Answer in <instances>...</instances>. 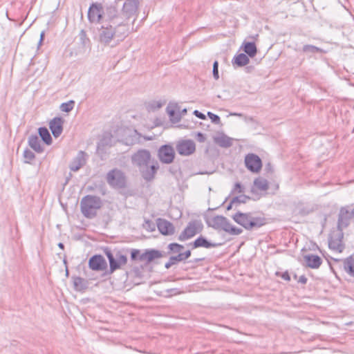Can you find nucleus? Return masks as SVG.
Wrapping results in <instances>:
<instances>
[{
	"label": "nucleus",
	"mask_w": 354,
	"mask_h": 354,
	"mask_svg": "<svg viewBox=\"0 0 354 354\" xmlns=\"http://www.w3.org/2000/svg\"><path fill=\"white\" fill-rule=\"evenodd\" d=\"M129 33V25L123 24L122 18L118 16L115 10L109 9L98 30L99 41L104 45L115 44L124 40Z\"/></svg>",
	"instance_id": "obj_1"
},
{
	"label": "nucleus",
	"mask_w": 354,
	"mask_h": 354,
	"mask_svg": "<svg viewBox=\"0 0 354 354\" xmlns=\"http://www.w3.org/2000/svg\"><path fill=\"white\" fill-rule=\"evenodd\" d=\"M151 153L147 149H140L131 156L133 165L138 168L142 178L147 182L153 179L159 168L157 162H151Z\"/></svg>",
	"instance_id": "obj_2"
},
{
	"label": "nucleus",
	"mask_w": 354,
	"mask_h": 354,
	"mask_svg": "<svg viewBox=\"0 0 354 354\" xmlns=\"http://www.w3.org/2000/svg\"><path fill=\"white\" fill-rule=\"evenodd\" d=\"M232 218L234 222L248 231L257 230L266 224V218L254 212L238 211L232 216Z\"/></svg>",
	"instance_id": "obj_3"
},
{
	"label": "nucleus",
	"mask_w": 354,
	"mask_h": 354,
	"mask_svg": "<svg viewBox=\"0 0 354 354\" xmlns=\"http://www.w3.org/2000/svg\"><path fill=\"white\" fill-rule=\"evenodd\" d=\"M102 200L99 196L86 195L80 201L82 214L87 218H93L97 215V211L101 208Z\"/></svg>",
	"instance_id": "obj_4"
},
{
	"label": "nucleus",
	"mask_w": 354,
	"mask_h": 354,
	"mask_svg": "<svg viewBox=\"0 0 354 354\" xmlns=\"http://www.w3.org/2000/svg\"><path fill=\"white\" fill-rule=\"evenodd\" d=\"M207 224L216 230H223L232 235H239L243 232L242 229L232 225L230 221L223 216H215L207 221Z\"/></svg>",
	"instance_id": "obj_5"
},
{
	"label": "nucleus",
	"mask_w": 354,
	"mask_h": 354,
	"mask_svg": "<svg viewBox=\"0 0 354 354\" xmlns=\"http://www.w3.org/2000/svg\"><path fill=\"white\" fill-rule=\"evenodd\" d=\"M138 6V0H126L123 3L121 11H120L115 5L109 6L108 10H115L118 16L122 18L123 24L129 25V21L131 18L133 17V20L136 19Z\"/></svg>",
	"instance_id": "obj_6"
},
{
	"label": "nucleus",
	"mask_w": 354,
	"mask_h": 354,
	"mask_svg": "<svg viewBox=\"0 0 354 354\" xmlns=\"http://www.w3.org/2000/svg\"><path fill=\"white\" fill-rule=\"evenodd\" d=\"M203 224L201 220H192L189 221L186 227L179 234L178 240L183 242L193 238L195 235L203 231Z\"/></svg>",
	"instance_id": "obj_7"
},
{
	"label": "nucleus",
	"mask_w": 354,
	"mask_h": 354,
	"mask_svg": "<svg viewBox=\"0 0 354 354\" xmlns=\"http://www.w3.org/2000/svg\"><path fill=\"white\" fill-rule=\"evenodd\" d=\"M109 6L103 8L101 3H93L88 10V19L91 23H102Z\"/></svg>",
	"instance_id": "obj_8"
},
{
	"label": "nucleus",
	"mask_w": 354,
	"mask_h": 354,
	"mask_svg": "<svg viewBox=\"0 0 354 354\" xmlns=\"http://www.w3.org/2000/svg\"><path fill=\"white\" fill-rule=\"evenodd\" d=\"M106 181L113 187L123 188L126 185L125 176L118 169H113L108 172L106 174Z\"/></svg>",
	"instance_id": "obj_9"
},
{
	"label": "nucleus",
	"mask_w": 354,
	"mask_h": 354,
	"mask_svg": "<svg viewBox=\"0 0 354 354\" xmlns=\"http://www.w3.org/2000/svg\"><path fill=\"white\" fill-rule=\"evenodd\" d=\"M158 156L161 162L170 164L174 161L175 157L174 149L169 145H164L159 148Z\"/></svg>",
	"instance_id": "obj_10"
},
{
	"label": "nucleus",
	"mask_w": 354,
	"mask_h": 354,
	"mask_svg": "<svg viewBox=\"0 0 354 354\" xmlns=\"http://www.w3.org/2000/svg\"><path fill=\"white\" fill-rule=\"evenodd\" d=\"M245 165L251 172L257 173L262 167V161L257 155L249 153L245 158Z\"/></svg>",
	"instance_id": "obj_11"
},
{
	"label": "nucleus",
	"mask_w": 354,
	"mask_h": 354,
	"mask_svg": "<svg viewBox=\"0 0 354 354\" xmlns=\"http://www.w3.org/2000/svg\"><path fill=\"white\" fill-rule=\"evenodd\" d=\"M353 217L351 212L348 211L347 207H341L337 221V230L338 231L343 232V230L347 227L350 224V221Z\"/></svg>",
	"instance_id": "obj_12"
},
{
	"label": "nucleus",
	"mask_w": 354,
	"mask_h": 354,
	"mask_svg": "<svg viewBox=\"0 0 354 354\" xmlns=\"http://www.w3.org/2000/svg\"><path fill=\"white\" fill-rule=\"evenodd\" d=\"M195 143L191 140H182L176 145V151L182 156H189L195 151Z\"/></svg>",
	"instance_id": "obj_13"
},
{
	"label": "nucleus",
	"mask_w": 354,
	"mask_h": 354,
	"mask_svg": "<svg viewBox=\"0 0 354 354\" xmlns=\"http://www.w3.org/2000/svg\"><path fill=\"white\" fill-rule=\"evenodd\" d=\"M89 268L94 271H102L107 268V263L101 254H95L88 260Z\"/></svg>",
	"instance_id": "obj_14"
},
{
	"label": "nucleus",
	"mask_w": 354,
	"mask_h": 354,
	"mask_svg": "<svg viewBox=\"0 0 354 354\" xmlns=\"http://www.w3.org/2000/svg\"><path fill=\"white\" fill-rule=\"evenodd\" d=\"M112 140L113 136L111 133L106 132L103 134L102 138L97 142V153L101 156L102 159L104 158V154L106 153L104 149L112 146Z\"/></svg>",
	"instance_id": "obj_15"
},
{
	"label": "nucleus",
	"mask_w": 354,
	"mask_h": 354,
	"mask_svg": "<svg viewBox=\"0 0 354 354\" xmlns=\"http://www.w3.org/2000/svg\"><path fill=\"white\" fill-rule=\"evenodd\" d=\"M343 232L338 231L335 235L330 236L328 239V246L329 248L339 252H342L344 248L342 245Z\"/></svg>",
	"instance_id": "obj_16"
},
{
	"label": "nucleus",
	"mask_w": 354,
	"mask_h": 354,
	"mask_svg": "<svg viewBox=\"0 0 354 354\" xmlns=\"http://www.w3.org/2000/svg\"><path fill=\"white\" fill-rule=\"evenodd\" d=\"M156 223L157 227L162 235L169 236L174 234L175 227L170 221L160 218L157 219Z\"/></svg>",
	"instance_id": "obj_17"
},
{
	"label": "nucleus",
	"mask_w": 354,
	"mask_h": 354,
	"mask_svg": "<svg viewBox=\"0 0 354 354\" xmlns=\"http://www.w3.org/2000/svg\"><path fill=\"white\" fill-rule=\"evenodd\" d=\"M219 244L211 242L204 236H199L197 239H196L193 242H191L188 244L192 249H196L198 248H216Z\"/></svg>",
	"instance_id": "obj_18"
},
{
	"label": "nucleus",
	"mask_w": 354,
	"mask_h": 354,
	"mask_svg": "<svg viewBox=\"0 0 354 354\" xmlns=\"http://www.w3.org/2000/svg\"><path fill=\"white\" fill-rule=\"evenodd\" d=\"M64 120L61 117H55L49 122V128L55 138H58L63 131Z\"/></svg>",
	"instance_id": "obj_19"
},
{
	"label": "nucleus",
	"mask_w": 354,
	"mask_h": 354,
	"mask_svg": "<svg viewBox=\"0 0 354 354\" xmlns=\"http://www.w3.org/2000/svg\"><path fill=\"white\" fill-rule=\"evenodd\" d=\"M86 153L83 151H80L77 156L70 164V169L73 171H78L86 163Z\"/></svg>",
	"instance_id": "obj_20"
},
{
	"label": "nucleus",
	"mask_w": 354,
	"mask_h": 354,
	"mask_svg": "<svg viewBox=\"0 0 354 354\" xmlns=\"http://www.w3.org/2000/svg\"><path fill=\"white\" fill-rule=\"evenodd\" d=\"M162 252L156 249H146L144 251V262L147 264L150 263L155 259L162 258Z\"/></svg>",
	"instance_id": "obj_21"
},
{
	"label": "nucleus",
	"mask_w": 354,
	"mask_h": 354,
	"mask_svg": "<svg viewBox=\"0 0 354 354\" xmlns=\"http://www.w3.org/2000/svg\"><path fill=\"white\" fill-rule=\"evenodd\" d=\"M306 266L312 269H317L322 263V259L320 257L315 254H306L304 256Z\"/></svg>",
	"instance_id": "obj_22"
},
{
	"label": "nucleus",
	"mask_w": 354,
	"mask_h": 354,
	"mask_svg": "<svg viewBox=\"0 0 354 354\" xmlns=\"http://www.w3.org/2000/svg\"><path fill=\"white\" fill-rule=\"evenodd\" d=\"M104 254L106 256L109 263V274H112L118 270V264L116 263L115 254L112 252L109 247H106L103 249Z\"/></svg>",
	"instance_id": "obj_23"
},
{
	"label": "nucleus",
	"mask_w": 354,
	"mask_h": 354,
	"mask_svg": "<svg viewBox=\"0 0 354 354\" xmlns=\"http://www.w3.org/2000/svg\"><path fill=\"white\" fill-rule=\"evenodd\" d=\"M74 289L78 292L85 291L89 285V282L87 279L82 278L77 276L72 277Z\"/></svg>",
	"instance_id": "obj_24"
},
{
	"label": "nucleus",
	"mask_w": 354,
	"mask_h": 354,
	"mask_svg": "<svg viewBox=\"0 0 354 354\" xmlns=\"http://www.w3.org/2000/svg\"><path fill=\"white\" fill-rule=\"evenodd\" d=\"M28 143L30 147L38 153H42L44 150L41 145L38 136L36 134H32L28 137Z\"/></svg>",
	"instance_id": "obj_25"
},
{
	"label": "nucleus",
	"mask_w": 354,
	"mask_h": 354,
	"mask_svg": "<svg viewBox=\"0 0 354 354\" xmlns=\"http://www.w3.org/2000/svg\"><path fill=\"white\" fill-rule=\"evenodd\" d=\"M249 56L245 53H239L234 56L232 64L237 67H242L246 66L250 62Z\"/></svg>",
	"instance_id": "obj_26"
},
{
	"label": "nucleus",
	"mask_w": 354,
	"mask_h": 354,
	"mask_svg": "<svg viewBox=\"0 0 354 354\" xmlns=\"http://www.w3.org/2000/svg\"><path fill=\"white\" fill-rule=\"evenodd\" d=\"M214 142L221 147L227 148L232 146V138L221 133L218 136L214 138Z\"/></svg>",
	"instance_id": "obj_27"
},
{
	"label": "nucleus",
	"mask_w": 354,
	"mask_h": 354,
	"mask_svg": "<svg viewBox=\"0 0 354 354\" xmlns=\"http://www.w3.org/2000/svg\"><path fill=\"white\" fill-rule=\"evenodd\" d=\"M176 110L179 111V107L176 104L173 106L169 104L167 107V113L172 123H177L180 120V114H178Z\"/></svg>",
	"instance_id": "obj_28"
},
{
	"label": "nucleus",
	"mask_w": 354,
	"mask_h": 354,
	"mask_svg": "<svg viewBox=\"0 0 354 354\" xmlns=\"http://www.w3.org/2000/svg\"><path fill=\"white\" fill-rule=\"evenodd\" d=\"M127 254L126 249L116 250L115 252V258L116 263L118 264V270L120 269L122 266H124L127 263Z\"/></svg>",
	"instance_id": "obj_29"
},
{
	"label": "nucleus",
	"mask_w": 354,
	"mask_h": 354,
	"mask_svg": "<svg viewBox=\"0 0 354 354\" xmlns=\"http://www.w3.org/2000/svg\"><path fill=\"white\" fill-rule=\"evenodd\" d=\"M243 50L250 57H254L257 53L256 44L253 41L243 42L242 45Z\"/></svg>",
	"instance_id": "obj_30"
},
{
	"label": "nucleus",
	"mask_w": 354,
	"mask_h": 354,
	"mask_svg": "<svg viewBox=\"0 0 354 354\" xmlns=\"http://www.w3.org/2000/svg\"><path fill=\"white\" fill-rule=\"evenodd\" d=\"M301 51L306 53L309 57H312L313 55L317 53L322 54L325 53V51L322 48L310 44H306L303 46Z\"/></svg>",
	"instance_id": "obj_31"
},
{
	"label": "nucleus",
	"mask_w": 354,
	"mask_h": 354,
	"mask_svg": "<svg viewBox=\"0 0 354 354\" xmlns=\"http://www.w3.org/2000/svg\"><path fill=\"white\" fill-rule=\"evenodd\" d=\"M38 133L39 137L41 138V140L46 145H50L52 144L53 139L48 129L46 127H39L38 129Z\"/></svg>",
	"instance_id": "obj_32"
},
{
	"label": "nucleus",
	"mask_w": 354,
	"mask_h": 354,
	"mask_svg": "<svg viewBox=\"0 0 354 354\" xmlns=\"http://www.w3.org/2000/svg\"><path fill=\"white\" fill-rule=\"evenodd\" d=\"M344 269L347 274L354 277V258L352 256L344 259Z\"/></svg>",
	"instance_id": "obj_33"
},
{
	"label": "nucleus",
	"mask_w": 354,
	"mask_h": 354,
	"mask_svg": "<svg viewBox=\"0 0 354 354\" xmlns=\"http://www.w3.org/2000/svg\"><path fill=\"white\" fill-rule=\"evenodd\" d=\"M126 252H128V253L131 255V260L132 261H144V252H141V250L139 249H134V248H128L126 249Z\"/></svg>",
	"instance_id": "obj_34"
},
{
	"label": "nucleus",
	"mask_w": 354,
	"mask_h": 354,
	"mask_svg": "<svg viewBox=\"0 0 354 354\" xmlns=\"http://www.w3.org/2000/svg\"><path fill=\"white\" fill-rule=\"evenodd\" d=\"M254 185L261 191H267L269 188L268 180L262 178H255Z\"/></svg>",
	"instance_id": "obj_35"
},
{
	"label": "nucleus",
	"mask_w": 354,
	"mask_h": 354,
	"mask_svg": "<svg viewBox=\"0 0 354 354\" xmlns=\"http://www.w3.org/2000/svg\"><path fill=\"white\" fill-rule=\"evenodd\" d=\"M232 199L233 203H235L236 206L239 207L241 204H244L249 201L251 197L245 194H241L233 197Z\"/></svg>",
	"instance_id": "obj_36"
},
{
	"label": "nucleus",
	"mask_w": 354,
	"mask_h": 354,
	"mask_svg": "<svg viewBox=\"0 0 354 354\" xmlns=\"http://www.w3.org/2000/svg\"><path fill=\"white\" fill-rule=\"evenodd\" d=\"M167 248L169 250L168 253H180L181 250L184 248V246L177 243H171L168 245Z\"/></svg>",
	"instance_id": "obj_37"
},
{
	"label": "nucleus",
	"mask_w": 354,
	"mask_h": 354,
	"mask_svg": "<svg viewBox=\"0 0 354 354\" xmlns=\"http://www.w3.org/2000/svg\"><path fill=\"white\" fill-rule=\"evenodd\" d=\"M244 192L245 187L241 185V183L236 182L231 190L230 196L225 199V201L230 197L231 195H234L235 194H243Z\"/></svg>",
	"instance_id": "obj_38"
},
{
	"label": "nucleus",
	"mask_w": 354,
	"mask_h": 354,
	"mask_svg": "<svg viewBox=\"0 0 354 354\" xmlns=\"http://www.w3.org/2000/svg\"><path fill=\"white\" fill-rule=\"evenodd\" d=\"M23 156L25 158L24 162L27 164H30L31 161L35 158V153L28 148L24 151Z\"/></svg>",
	"instance_id": "obj_39"
},
{
	"label": "nucleus",
	"mask_w": 354,
	"mask_h": 354,
	"mask_svg": "<svg viewBox=\"0 0 354 354\" xmlns=\"http://www.w3.org/2000/svg\"><path fill=\"white\" fill-rule=\"evenodd\" d=\"M75 105L73 100H70L67 102H64L60 105V110L63 112L68 113L73 110Z\"/></svg>",
	"instance_id": "obj_40"
},
{
	"label": "nucleus",
	"mask_w": 354,
	"mask_h": 354,
	"mask_svg": "<svg viewBox=\"0 0 354 354\" xmlns=\"http://www.w3.org/2000/svg\"><path fill=\"white\" fill-rule=\"evenodd\" d=\"M80 43L83 46H86L90 43V39L87 37L86 32L84 30H81L79 33Z\"/></svg>",
	"instance_id": "obj_41"
},
{
	"label": "nucleus",
	"mask_w": 354,
	"mask_h": 354,
	"mask_svg": "<svg viewBox=\"0 0 354 354\" xmlns=\"http://www.w3.org/2000/svg\"><path fill=\"white\" fill-rule=\"evenodd\" d=\"M182 261L178 254L176 256H171L169 257V261L165 264V267L167 269L170 268L173 265L176 264L178 262Z\"/></svg>",
	"instance_id": "obj_42"
},
{
	"label": "nucleus",
	"mask_w": 354,
	"mask_h": 354,
	"mask_svg": "<svg viewBox=\"0 0 354 354\" xmlns=\"http://www.w3.org/2000/svg\"><path fill=\"white\" fill-rule=\"evenodd\" d=\"M207 116L209 118V119L214 124H219L221 123V118L218 115L214 114L210 111H208Z\"/></svg>",
	"instance_id": "obj_43"
},
{
	"label": "nucleus",
	"mask_w": 354,
	"mask_h": 354,
	"mask_svg": "<svg viewBox=\"0 0 354 354\" xmlns=\"http://www.w3.org/2000/svg\"><path fill=\"white\" fill-rule=\"evenodd\" d=\"M213 77L215 80L219 79V73H218V61H214L213 63V70H212Z\"/></svg>",
	"instance_id": "obj_44"
},
{
	"label": "nucleus",
	"mask_w": 354,
	"mask_h": 354,
	"mask_svg": "<svg viewBox=\"0 0 354 354\" xmlns=\"http://www.w3.org/2000/svg\"><path fill=\"white\" fill-rule=\"evenodd\" d=\"M144 227L149 232H153L155 230L156 226L153 221L147 220L144 224Z\"/></svg>",
	"instance_id": "obj_45"
},
{
	"label": "nucleus",
	"mask_w": 354,
	"mask_h": 354,
	"mask_svg": "<svg viewBox=\"0 0 354 354\" xmlns=\"http://www.w3.org/2000/svg\"><path fill=\"white\" fill-rule=\"evenodd\" d=\"M178 254L180 257V260L182 261H185V260H187L188 258H189L191 257L192 252H191L190 250H187V251H185L184 252H180Z\"/></svg>",
	"instance_id": "obj_46"
},
{
	"label": "nucleus",
	"mask_w": 354,
	"mask_h": 354,
	"mask_svg": "<svg viewBox=\"0 0 354 354\" xmlns=\"http://www.w3.org/2000/svg\"><path fill=\"white\" fill-rule=\"evenodd\" d=\"M276 274H277V275L280 276L283 279H284L287 281H290V276L288 271H286L281 274H280L279 272H277Z\"/></svg>",
	"instance_id": "obj_47"
},
{
	"label": "nucleus",
	"mask_w": 354,
	"mask_h": 354,
	"mask_svg": "<svg viewBox=\"0 0 354 354\" xmlns=\"http://www.w3.org/2000/svg\"><path fill=\"white\" fill-rule=\"evenodd\" d=\"M196 138L198 142H204L205 141L206 137L203 133L198 132Z\"/></svg>",
	"instance_id": "obj_48"
},
{
	"label": "nucleus",
	"mask_w": 354,
	"mask_h": 354,
	"mask_svg": "<svg viewBox=\"0 0 354 354\" xmlns=\"http://www.w3.org/2000/svg\"><path fill=\"white\" fill-rule=\"evenodd\" d=\"M193 114L196 116L197 118H200V119H202V120H205L206 119V116L204 113L200 112L198 110H195L194 112H193Z\"/></svg>",
	"instance_id": "obj_49"
},
{
	"label": "nucleus",
	"mask_w": 354,
	"mask_h": 354,
	"mask_svg": "<svg viewBox=\"0 0 354 354\" xmlns=\"http://www.w3.org/2000/svg\"><path fill=\"white\" fill-rule=\"evenodd\" d=\"M264 169L267 173H273V168L271 163L270 162L266 165Z\"/></svg>",
	"instance_id": "obj_50"
},
{
	"label": "nucleus",
	"mask_w": 354,
	"mask_h": 354,
	"mask_svg": "<svg viewBox=\"0 0 354 354\" xmlns=\"http://www.w3.org/2000/svg\"><path fill=\"white\" fill-rule=\"evenodd\" d=\"M233 207H237L236 205L235 204V203H233V199L232 198L230 202L229 203V204L227 205V206L226 207V209L227 210H230L233 208Z\"/></svg>",
	"instance_id": "obj_51"
},
{
	"label": "nucleus",
	"mask_w": 354,
	"mask_h": 354,
	"mask_svg": "<svg viewBox=\"0 0 354 354\" xmlns=\"http://www.w3.org/2000/svg\"><path fill=\"white\" fill-rule=\"evenodd\" d=\"M298 282L301 283L302 284H306L307 282V278L305 275L300 276L299 279H298Z\"/></svg>",
	"instance_id": "obj_52"
},
{
	"label": "nucleus",
	"mask_w": 354,
	"mask_h": 354,
	"mask_svg": "<svg viewBox=\"0 0 354 354\" xmlns=\"http://www.w3.org/2000/svg\"><path fill=\"white\" fill-rule=\"evenodd\" d=\"M162 104L160 102H154L153 104V106L154 108H157V109H160V107H162Z\"/></svg>",
	"instance_id": "obj_53"
},
{
	"label": "nucleus",
	"mask_w": 354,
	"mask_h": 354,
	"mask_svg": "<svg viewBox=\"0 0 354 354\" xmlns=\"http://www.w3.org/2000/svg\"><path fill=\"white\" fill-rule=\"evenodd\" d=\"M203 260H204V258H196V259H194L191 260L189 262L190 263H196L202 261Z\"/></svg>",
	"instance_id": "obj_54"
},
{
	"label": "nucleus",
	"mask_w": 354,
	"mask_h": 354,
	"mask_svg": "<svg viewBox=\"0 0 354 354\" xmlns=\"http://www.w3.org/2000/svg\"><path fill=\"white\" fill-rule=\"evenodd\" d=\"M44 35H45L44 32L42 31L41 32V34H40V39H39V45L41 44L43 40L44 39Z\"/></svg>",
	"instance_id": "obj_55"
},
{
	"label": "nucleus",
	"mask_w": 354,
	"mask_h": 354,
	"mask_svg": "<svg viewBox=\"0 0 354 354\" xmlns=\"http://www.w3.org/2000/svg\"><path fill=\"white\" fill-rule=\"evenodd\" d=\"M187 109H183L182 111H179V113H178V114H180V118L183 116V115H185L186 113H187Z\"/></svg>",
	"instance_id": "obj_56"
},
{
	"label": "nucleus",
	"mask_w": 354,
	"mask_h": 354,
	"mask_svg": "<svg viewBox=\"0 0 354 354\" xmlns=\"http://www.w3.org/2000/svg\"><path fill=\"white\" fill-rule=\"evenodd\" d=\"M57 245H58V247H59L60 249H62V250H64V243H59Z\"/></svg>",
	"instance_id": "obj_57"
},
{
	"label": "nucleus",
	"mask_w": 354,
	"mask_h": 354,
	"mask_svg": "<svg viewBox=\"0 0 354 354\" xmlns=\"http://www.w3.org/2000/svg\"><path fill=\"white\" fill-rule=\"evenodd\" d=\"M231 115H235V116H242V113H230Z\"/></svg>",
	"instance_id": "obj_58"
},
{
	"label": "nucleus",
	"mask_w": 354,
	"mask_h": 354,
	"mask_svg": "<svg viewBox=\"0 0 354 354\" xmlns=\"http://www.w3.org/2000/svg\"><path fill=\"white\" fill-rule=\"evenodd\" d=\"M63 263L65 265V266L66 267L67 266V260H66V255H64V259H63Z\"/></svg>",
	"instance_id": "obj_59"
},
{
	"label": "nucleus",
	"mask_w": 354,
	"mask_h": 354,
	"mask_svg": "<svg viewBox=\"0 0 354 354\" xmlns=\"http://www.w3.org/2000/svg\"><path fill=\"white\" fill-rule=\"evenodd\" d=\"M66 276H68V266H66Z\"/></svg>",
	"instance_id": "obj_60"
},
{
	"label": "nucleus",
	"mask_w": 354,
	"mask_h": 354,
	"mask_svg": "<svg viewBox=\"0 0 354 354\" xmlns=\"http://www.w3.org/2000/svg\"><path fill=\"white\" fill-rule=\"evenodd\" d=\"M351 214H352L353 217L354 218V208L351 211Z\"/></svg>",
	"instance_id": "obj_61"
},
{
	"label": "nucleus",
	"mask_w": 354,
	"mask_h": 354,
	"mask_svg": "<svg viewBox=\"0 0 354 354\" xmlns=\"http://www.w3.org/2000/svg\"><path fill=\"white\" fill-rule=\"evenodd\" d=\"M300 213H301V214L302 216H304V215H306V214H308V212H300Z\"/></svg>",
	"instance_id": "obj_62"
},
{
	"label": "nucleus",
	"mask_w": 354,
	"mask_h": 354,
	"mask_svg": "<svg viewBox=\"0 0 354 354\" xmlns=\"http://www.w3.org/2000/svg\"><path fill=\"white\" fill-rule=\"evenodd\" d=\"M174 290H175V289H170V290H167V292H173Z\"/></svg>",
	"instance_id": "obj_63"
},
{
	"label": "nucleus",
	"mask_w": 354,
	"mask_h": 354,
	"mask_svg": "<svg viewBox=\"0 0 354 354\" xmlns=\"http://www.w3.org/2000/svg\"><path fill=\"white\" fill-rule=\"evenodd\" d=\"M294 278H295V279H297V274H295V275H294Z\"/></svg>",
	"instance_id": "obj_64"
}]
</instances>
